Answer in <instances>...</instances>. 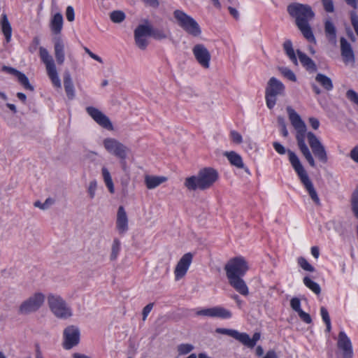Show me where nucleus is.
<instances>
[{"label": "nucleus", "instance_id": "obj_1", "mask_svg": "<svg viewBox=\"0 0 358 358\" xmlns=\"http://www.w3.org/2000/svg\"><path fill=\"white\" fill-rule=\"evenodd\" d=\"M273 145L275 151L280 155H284L286 153V152H287L289 161L292 168L297 173V176L300 179L301 182L303 185L305 189L308 192L312 200L317 205H320V200L313 186V184L312 181L310 180L308 173L305 170L298 156L290 150H288L287 151L285 147L278 142H274Z\"/></svg>", "mask_w": 358, "mask_h": 358}, {"label": "nucleus", "instance_id": "obj_2", "mask_svg": "<svg viewBox=\"0 0 358 358\" xmlns=\"http://www.w3.org/2000/svg\"><path fill=\"white\" fill-rule=\"evenodd\" d=\"M289 14L295 19L296 24L303 36L310 42L315 43V38L309 25L314 17L311 8L306 4L294 3L287 6Z\"/></svg>", "mask_w": 358, "mask_h": 358}, {"label": "nucleus", "instance_id": "obj_3", "mask_svg": "<svg viewBox=\"0 0 358 358\" xmlns=\"http://www.w3.org/2000/svg\"><path fill=\"white\" fill-rule=\"evenodd\" d=\"M289 114V120L296 130V138L299 148L303 156L311 167H315L316 164L310 150L305 143V135L306 132V126L300 116L290 107L287 108Z\"/></svg>", "mask_w": 358, "mask_h": 358}, {"label": "nucleus", "instance_id": "obj_4", "mask_svg": "<svg viewBox=\"0 0 358 358\" xmlns=\"http://www.w3.org/2000/svg\"><path fill=\"white\" fill-rule=\"evenodd\" d=\"M218 179V173L213 168L201 169L196 175L185 179L184 186L189 191L206 190L210 188Z\"/></svg>", "mask_w": 358, "mask_h": 358}, {"label": "nucleus", "instance_id": "obj_5", "mask_svg": "<svg viewBox=\"0 0 358 358\" xmlns=\"http://www.w3.org/2000/svg\"><path fill=\"white\" fill-rule=\"evenodd\" d=\"M47 301L50 310L57 318L66 320L72 316L71 308L61 296L50 294Z\"/></svg>", "mask_w": 358, "mask_h": 358}, {"label": "nucleus", "instance_id": "obj_6", "mask_svg": "<svg viewBox=\"0 0 358 358\" xmlns=\"http://www.w3.org/2000/svg\"><path fill=\"white\" fill-rule=\"evenodd\" d=\"M45 295L41 292H36L24 300L18 307V313L29 315L38 311L45 301Z\"/></svg>", "mask_w": 358, "mask_h": 358}, {"label": "nucleus", "instance_id": "obj_7", "mask_svg": "<svg viewBox=\"0 0 358 358\" xmlns=\"http://www.w3.org/2000/svg\"><path fill=\"white\" fill-rule=\"evenodd\" d=\"M38 50L41 60L45 66L48 76L50 79L52 85L57 88H61V80L58 76L56 65L52 57L50 55L48 50L44 47L40 46Z\"/></svg>", "mask_w": 358, "mask_h": 358}, {"label": "nucleus", "instance_id": "obj_8", "mask_svg": "<svg viewBox=\"0 0 358 358\" xmlns=\"http://www.w3.org/2000/svg\"><path fill=\"white\" fill-rule=\"evenodd\" d=\"M227 278L244 276L249 269L245 259L241 256L230 259L224 266Z\"/></svg>", "mask_w": 358, "mask_h": 358}, {"label": "nucleus", "instance_id": "obj_9", "mask_svg": "<svg viewBox=\"0 0 358 358\" xmlns=\"http://www.w3.org/2000/svg\"><path fill=\"white\" fill-rule=\"evenodd\" d=\"M102 144L108 153L123 161L127 158L129 148L117 139L112 137L105 138Z\"/></svg>", "mask_w": 358, "mask_h": 358}, {"label": "nucleus", "instance_id": "obj_10", "mask_svg": "<svg viewBox=\"0 0 358 358\" xmlns=\"http://www.w3.org/2000/svg\"><path fill=\"white\" fill-rule=\"evenodd\" d=\"M285 86L274 77L270 78L266 87V101L268 108L271 109L276 103V96L283 94Z\"/></svg>", "mask_w": 358, "mask_h": 358}, {"label": "nucleus", "instance_id": "obj_11", "mask_svg": "<svg viewBox=\"0 0 358 358\" xmlns=\"http://www.w3.org/2000/svg\"><path fill=\"white\" fill-rule=\"evenodd\" d=\"M307 139L312 150L311 155L319 162L326 164L328 161L327 152L320 139L312 132L307 133Z\"/></svg>", "mask_w": 358, "mask_h": 358}, {"label": "nucleus", "instance_id": "obj_12", "mask_svg": "<svg viewBox=\"0 0 358 358\" xmlns=\"http://www.w3.org/2000/svg\"><path fill=\"white\" fill-rule=\"evenodd\" d=\"M80 330L73 325L64 329L63 332V348L66 350H71L78 345L80 342Z\"/></svg>", "mask_w": 358, "mask_h": 358}, {"label": "nucleus", "instance_id": "obj_13", "mask_svg": "<svg viewBox=\"0 0 358 358\" xmlns=\"http://www.w3.org/2000/svg\"><path fill=\"white\" fill-rule=\"evenodd\" d=\"M86 111L87 114L94 120V121L100 127L108 131L114 130L113 123L109 117L99 109L93 106H88L86 108Z\"/></svg>", "mask_w": 358, "mask_h": 358}, {"label": "nucleus", "instance_id": "obj_14", "mask_svg": "<svg viewBox=\"0 0 358 358\" xmlns=\"http://www.w3.org/2000/svg\"><path fill=\"white\" fill-rule=\"evenodd\" d=\"M152 26L147 22L138 25L134 31L136 45L138 48L145 50L148 44L147 37L150 36Z\"/></svg>", "mask_w": 358, "mask_h": 358}, {"label": "nucleus", "instance_id": "obj_15", "mask_svg": "<svg viewBox=\"0 0 358 358\" xmlns=\"http://www.w3.org/2000/svg\"><path fill=\"white\" fill-rule=\"evenodd\" d=\"M199 316H206L210 317H218L221 319H229L232 316L231 312L222 306H215L209 308H203L196 313Z\"/></svg>", "mask_w": 358, "mask_h": 358}, {"label": "nucleus", "instance_id": "obj_16", "mask_svg": "<svg viewBox=\"0 0 358 358\" xmlns=\"http://www.w3.org/2000/svg\"><path fill=\"white\" fill-rule=\"evenodd\" d=\"M192 259L193 255L190 252H187L182 256L174 269L176 280H180L185 277L192 264Z\"/></svg>", "mask_w": 358, "mask_h": 358}, {"label": "nucleus", "instance_id": "obj_17", "mask_svg": "<svg viewBox=\"0 0 358 358\" xmlns=\"http://www.w3.org/2000/svg\"><path fill=\"white\" fill-rule=\"evenodd\" d=\"M193 55L198 63L204 69L210 67V54L203 44L195 45L192 48Z\"/></svg>", "mask_w": 358, "mask_h": 358}, {"label": "nucleus", "instance_id": "obj_18", "mask_svg": "<svg viewBox=\"0 0 358 358\" xmlns=\"http://www.w3.org/2000/svg\"><path fill=\"white\" fill-rule=\"evenodd\" d=\"M115 229L120 235L125 234L129 230V217L125 208L122 206L117 208Z\"/></svg>", "mask_w": 358, "mask_h": 358}, {"label": "nucleus", "instance_id": "obj_19", "mask_svg": "<svg viewBox=\"0 0 358 358\" xmlns=\"http://www.w3.org/2000/svg\"><path fill=\"white\" fill-rule=\"evenodd\" d=\"M337 347L341 351L343 358H352L351 341L343 331H341L338 334Z\"/></svg>", "mask_w": 358, "mask_h": 358}, {"label": "nucleus", "instance_id": "obj_20", "mask_svg": "<svg viewBox=\"0 0 358 358\" xmlns=\"http://www.w3.org/2000/svg\"><path fill=\"white\" fill-rule=\"evenodd\" d=\"M54 54L58 64L62 65L65 61V42L60 36L53 37Z\"/></svg>", "mask_w": 358, "mask_h": 358}, {"label": "nucleus", "instance_id": "obj_21", "mask_svg": "<svg viewBox=\"0 0 358 358\" xmlns=\"http://www.w3.org/2000/svg\"><path fill=\"white\" fill-rule=\"evenodd\" d=\"M341 53L343 58V62L348 64H355V55L350 43L343 37L340 39Z\"/></svg>", "mask_w": 358, "mask_h": 358}, {"label": "nucleus", "instance_id": "obj_22", "mask_svg": "<svg viewBox=\"0 0 358 358\" xmlns=\"http://www.w3.org/2000/svg\"><path fill=\"white\" fill-rule=\"evenodd\" d=\"M229 284L240 294L248 296L249 294L248 287L243 279V276L227 278Z\"/></svg>", "mask_w": 358, "mask_h": 358}, {"label": "nucleus", "instance_id": "obj_23", "mask_svg": "<svg viewBox=\"0 0 358 358\" xmlns=\"http://www.w3.org/2000/svg\"><path fill=\"white\" fill-rule=\"evenodd\" d=\"M63 16L60 13H55L50 19V27L52 33L59 36L63 28Z\"/></svg>", "mask_w": 358, "mask_h": 358}, {"label": "nucleus", "instance_id": "obj_24", "mask_svg": "<svg viewBox=\"0 0 358 358\" xmlns=\"http://www.w3.org/2000/svg\"><path fill=\"white\" fill-rule=\"evenodd\" d=\"M165 176L145 175L144 177V182L148 189H153L164 182L167 181Z\"/></svg>", "mask_w": 358, "mask_h": 358}, {"label": "nucleus", "instance_id": "obj_25", "mask_svg": "<svg viewBox=\"0 0 358 358\" xmlns=\"http://www.w3.org/2000/svg\"><path fill=\"white\" fill-rule=\"evenodd\" d=\"M188 34L194 36L199 37L201 34V29L198 22L192 17H191L188 22L185 24L182 28Z\"/></svg>", "mask_w": 358, "mask_h": 358}, {"label": "nucleus", "instance_id": "obj_26", "mask_svg": "<svg viewBox=\"0 0 358 358\" xmlns=\"http://www.w3.org/2000/svg\"><path fill=\"white\" fill-rule=\"evenodd\" d=\"M260 338L261 334L259 332L255 333L252 338H250L248 334L241 332L240 343L249 348H253Z\"/></svg>", "mask_w": 358, "mask_h": 358}, {"label": "nucleus", "instance_id": "obj_27", "mask_svg": "<svg viewBox=\"0 0 358 358\" xmlns=\"http://www.w3.org/2000/svg\"><path fill=\"white\" fill-rule=\"evenodd\" d=\"M224 156L227 158L230 164L238 169H243L244 164L240 155L234 151L225 152Z\"/></svg>", "mask_w": 358, "mask_h": 358}, {"label": "nucleus", "instance_id": "obj_28", "mask_svg": "<svg viewBox=\"0 0 358 358\" xmlns=\"http://www.w3.org/2000/svg\"><path fill=\"white\" fill-rule=\"evenodd\" d=\"M0 26L1 31L3 32L6 40L7 42H9L11 38L12 35V28L11 25L8 20L7 15L6 14H2L1 20H0Z\"/></svg>", "mask_w": 358, "mask_h": 358}, {"label": "nucleus", "instance_id": "obj_29", "mask_svg": "<svg viewBox=\"0 0 358 358\" xmlns=\"http://www.w3.org/2000/svg\"><path fill=\"white\" fill-rule=\"evenodd\" d=\"M324 31L327 38L329 41L333 43L334 45L336 44V30L334 24L327 20L324 26Z\"/></svg>", "mask_w": 358, "mask_h": 358}, {"label": "nucleus", "instance_id": "obj_30", "mask_svg": "<svg viewBox=\"0 0 358 358\" xmlns=\"http://www.w3.org/2000/svg\"><path fill=\"white\" fill-rule=\"evenodd\" d=\"M8 71L15 74L18 81L24 86V87L30 91H34V87L29 83L28 78L22 73L13 68H8Z\"/></svg>", "mask_w": 358, "mask_h": 358}, {"label": "nucleus", "instance_id": "obj_31", "mask_svg": "<svg viewBox=\"0 0 358 358\" xmlns=\"http://www.w3.org/2000/svg\"><path fill=\"white\" fill-rule=\"evenodd\" d=\"M64 85L66 95L69 99H73L75 96L74 87L69 73H65L64 76Z\"/></svg>", "mask_w": 358, "mask_h": 358}, {"label": "nucleus", "instance_id": "obj_32", "mask_svg": "<svg viewBox=\"0 0 358 358\" xmlns=\"http://www.w3.org/2000/svg\"><path fill=\"white\" fill-rule=\"evenodd\" d=\"M101 176L103 180V182L108 188L110 193L113 194L115 192V187L114 183L112 180V177L108 169L106 166H103L101 168Z\"/></svg>", "mask_w": 358, "mask_h": 358}, {"label": "nucleus", "instance_id": "obj_33", "mask_svg": "<svg viewBox=\"0 0 358 358\" xmlns=\"http://www.w3.org/2000/svg\"><path fill=\"white\" fill-rule=\"evenodd\" d=\"M173 17L176 19L178 24L182 28L185 24L188 22L189 20L192 17L184 11L177 9L173 11Z\"/></svg>", "mask_w": 358, "mask_h": 358}, {"label": "nucleus", "instance_id": "obj_34", "mask_svg": "<svg viewBox=\"0 0 358 358\" xmlns=\"http://www.w3.org/2000/svg\"><path fill=\"white\" fill-rule=\"evenodd\" d=\"M283 48L289 59L294 63V64L297 65V58L295 55V52L293 49L291 41L287 40L285 41V43H283Z\"/></svg>", "mask_w": 358, "mask_h": 358}, {"label": "nucleus", "instance_id": "obj_35", "mask_svg": "<svg viewBox=\"0 0 358 358\" xmlns=\"http://www.w3.org/2000/svg\"><path fill=\"white\" fill-rule=\"evenodd\" d=\"M297 55L301 63L303 65V66H305L307 69H315V64L314 62L306 54L299 50H297Z\"/></svg>", "mask_w": 358, "mask_h": 358}, {"label": "nucleus", "instance_id": "obj_36", "mask_svg": "<svg viewBox=\"0 0 358 358\" xmlns=\"http://www.w3.org/2000/svg\"><path fill=\"white\" fill-rule=\"evenodd\" d=\"M215 332L220 334L227 335L240 342L241 332H239L237 330L225 328H217L215 329Z\"/></svg>", "mask_w": 358, "mask_h": 358}, {"label": "nucleus", "instance_id": "obj_37", "mask_svg": "<svg viewBox=\"0 0 358 358\" xmlns=\"http://www.w3.org/2000/svg\"><path fill=\"white\" fill-rule=\"evenodd\" d=\"M315 80L327 90H331L333 88L331 80L325 75L318 73Z\"/></svg>", "mask_w": 358, "mask_h": 358}, {"label": "nucleus", "instance_id": "obj_38", "mask_svg": "<svg viewBox=\"0 0 358 358\" xmlns=\"http://www.w3.org/2000/svg\"><path fill=\"white\" fill-rule=\"evenodd\" d=\"M120 251V241L117 238H115L111 245V252L110 259L111 261L117 259Z\"/></svg>", "mask_w": 358, "mask_h": 358}, {"label": "nucleus", "instance_id": "obj_39", "mask_svg": "<svg viewBox=\"0 0 358 358\" xmlns=\"http://www.w3.org/2000/svg\"><path fill=\"white\" fill-rule=\"evenodd\" d=\"M304 285L308 287L310 290H312L315 294H319L321 292V288L320 285L313 281L310 278L305 277L303 280Z\"/></svg>", "mask_w": 358, "mask_h": 358}, {"label": "nucleus", "instance_id": "obj_40", "mask_svg": "<svg viewBox=\"0 0 358 358\" xmlns=\"http://www.w3.org/2000/svg\"><path fill=\"white\" fill-rule=\"evenodd\" d=\"M125 14L122 10H114L110 14V19L114 23H120L125 19Z\"/></svg>", "mask_w": 358, "mask_h": 358}, {"label": "nucleus", "instance_id": "obj_41", "mask_svg": "<svg viewBox=\"0 0 358 358\" xmlns=\"http://www.w3.org/2000/svg\"><path fill=\"white\" fill-rule=\"evenodd\" d=\"M54 203L55 200L53 199L48 198L43 203L41 202L40 201H35L34 206L36 208L45 210H48L51 206L54 204Z\"/></svg>", "mask_w": 358, "mask_h": 358}, {"label": "nucleus", "instance_id": "obj_42", "mask_svg": "<svg viewBox=\"0 0 358 358\" xmlns=\"http://www.w3.org/2000/svg\"><path fill=\"white\" fill-rule=\"evenodd\" d=\"M193 345L189 343H182L178 345L177 351L179 355H184L189 353L194 350Z\"/></svg>", "mask_w": 358, "mask_h": 358}, {"label": "nucleus", "instance_id": "obj_43", "mask_svg": "<svg viewBox=\"0 0 358 358\" xmlns=\"http://www.w3.org/2000/svg\"><path fill=\"white\" fill-rule=\"evenodd\" d=\"M98 183L96 180H91L87 186V192L89 198L92 200L94 199L96 196V192L97 189Z\"/></svg>", "mask_w": 358, "mask_h": 358}, {"label": "nucleus", "instance_id": "obj_44", "mask_svg": "<svg viewBox=\"0 0 358 358\" xmlns=\"http://www.w3.org/2000/svg\"><path fill=\"white\" fill-rule=\"evenodd\" d=\"M278 70L280 72V73L286 78H287L288 80H291V81H293V82H295L296 81V77L295 76V74L294 73V72L290 70L289 69L287 68V67H279L278 68Z\"/></svg>", "mask_w": 358, "mask_h": 358}, {"label": "nucleus", "instance_id": "obj_45", "mask_svg": "<svg viewBox=\"0 0 358 358\" xmlns=\"http://www.w3.org/2000/svg\"><path fill=\"white\" fill-rule=\"evenodd\" d=\"M169 33L163 29H153L152 28L150 36L157 40L165 39L168 37Z\"/></svg>", "mask_w": 358, "mask_h": 358}, {"label": "nucleus", "instance_id": "obj_46", "mask_svg": "<svg viewBox=\"0 0 358 358\" xmlns=\"http://www.w3.org/2000/svg\"><path fill=\"white\" fill-rule=\"evenodd\" d=\"M297 262L299 265L305 271L313 272L315 270L314 267L311 266L304 257H299Z\"/></svg>", "mask_w": 358, "mask_h": 358}, {"label": "nucleus", "instance_id": "obj_47", "mask_svg": "<svg viewBox=\"0 0 358 358\" xmlns=\"http://www.w3.org/2000/svg\"><path fill=\"white\" fill-rule=\"evenodd\" d=\"M352 209L355 216L358 218V191L352 194Z\"/></svg>", "mask_w": 358, "mask_h": 358}, {"label": "nucleus", "instance_id": "obj_48", "mask_svg": "<svg viewBox=\"0 0 358 358\" xmlns=\"http://www.w3.org/2000/svg\"><path fill=\"white\" fill-rule=\"evenodd\" d=\"M229 136L231 141L234 143L240 144L243 142L242 135L235 130L231 131Z\"/></svg>", "mask_w": 358, "mask_h": 358}, {"label": "nucleus", "instance_id": "obj_49", "mask_svg": "<svg viewBox=\"0 0 358 358\" xmlns=\"http://www.w3.org/2000/svg\"><path fill=\"white\" fill-rule=\"evenodd\" d=\"M291 308L296 313L301 310V302L298 298H292L290 301Z\"/></svg>", "mask_w": 358, "mask_h": 358}, {"label": "nucleus", "instance_id": "obj_50", "mask_svg": "<svg viewBox=\"0 0 358 358\" xmlns=\"http://www.w3.org/2000/svg\"><path fill=\"white\" fill-rule=\"evenodd\" d=\"M298 315L301 320L307 324H310L312 322V319L308 313H305L302 310L299 311Z\"/></svg>", "mask_w": 358, "mask_h": 358}, {"label": "nucleus", "instance_id": "obj_51", "mask_svg": "<svg viewBox=\"0 0 358 358\" xmlns=\"http://www.w3.org/2000/svg\"><path fill=\"white\" fill-rule=\"evenodd\" d=\"M66 17L68 21L73 22L75 18L74 9L72 6H69L66 10Z\"/></svg>", "mask_w": 358, "mask_h": 358}, {"label": "nucleus", "instance_id": "obj_52", "mask_svg": "<svg viewBox=\"0 0 358 358\" xmlns=\"http://www.w3.org/2000/svg\"><path fill=\"white\" fill-rule=\"evenodd\" d=\"M323 6L327 12L334 11V4L332 0H322Z\"/></svg>", "mask_w": 358, "mask_h": 358}, {"label": "nucleus", "instance_id": "obj_53", "mask_svg": "<svg viewBox=\"0 0 358 358\" xmlns=\"http://www.w3.org/2000/svg\"><path fill=\"white\" fill-rule=\"evenodd\" d=\"M152 308H153V303H149L143 308V312H142L143 321H145L146 320L148 314L150 313Z\"/></svg>", "mask_w": 358, "mask_h": 358}, {"label": "nucleus", "instance_id": "obj_54", "mask_svg": "<svg viewBox=\"0 0 358 358\" xmlns=\"http://www.w3.org/2000/svg\"><path fill=\"white\" fill-rule=\"evenodd\" d=\"M146 6L152 7L154 8H158L159 6V0H141Z\"/></svg>", "mask_w": 358, "mask_h": 358}, {"label": "nucleus", "instance_id": "obj_55", "mask_svg": "<svg viewBox=\"0 0 358 358\" xmlns=\"http://www.w3.org/2000/svg\"><path fill=\"white\" fill-rule=\"evenodd\" d=\"M85 52L93 59L97 61L98 62L103 64V59L98 55L93 53L90 49L87 48H84Z\"/></svg>", "mask_w": 358, "mask_h": 358}, {"label": "nucleus", "instance_id": "obj_56", "mask_svg": "<svg viewBox=\"0 0 358 358\" xmlns=\"http://www.w3.org/2000/svg\"><path fill=\"white\" fill-rule=\"evenodd\" d=\"M320 313H321V316L322 317V320L324 322L331 321L328 311L327 310V309L324 307H322L320 308Z\"/></svg>", "mask_w": 358, "mask_h": 358}, {"label": "nucleus", "instance_id": "obj_57", "mask_svg": "<svg viewBox=\"0 0 358 358\" xmlns=\"http://www.w3.org/2000/svg\"><path fill=\"white\" fill-rule=\"evenodd\" d=\"M351 159L358 164V145L355 146L350 152Z\"/></svg>", "mask_w": 358, "mask_h": 358}, {"label": "nucleus", "instance_id": "obj_58", "mask_svg": "<svg viewBox=\"0 0 358 358\" xmlns=\"http://www.w3.org/2000/svg\"><path fill=\"white\" fill-rule=\"evenodd\" d=\"M309 123L313 129H317L320 126V122L317 118L315 117H310L309 118Z\"/></svg>", "mask_w": 358, "mask_h": 358}, {"label": "nucleus", "instance_id": "obj_59", "mask_svg": "<svg viewBox=\"0 0 358 358\" xmlns=\"http://www.w3.org/2000/svg\"><path fill=\"white\" fill-rule=\"evenodd\" d=\"M228 10L230 13V14L235 18V19H238L239 17V13H238V11L234 8H232V7H229L228 8Z\"/></svg>", "mask_w": 358, "mask_h": 358}, {"label": "nucleus", "instance_id": "obj_60", "mask_svg": "<svg viewBox=\"0 0 358 358\" xmlns=\"http://www.w3.org/2000/svg\"><path fill=\"white\" fill-rule=\"evenodd\" d=\"M352 24L355 29L356 34L358 35V18L356 17H352Z\"/></svg>", "mask_w": 358, "mask_h": 358}, {"label": "nucleus", "instance_id": "obj_61", "mask_svg": "<svg viewBox=\"0 0 358 358\" xmlns=\"http://www.w3.org/2000/svg\"><path fill=\"white\" fill-rule=\"evenodd\" d=\"M311 254L315 258L317 259L319 257L320 251L317 247H312L311 248Z\"/></svg>", "mask_w": 358, "mask_h": 358}, {"label": "nucleus", "instance_id": "obj_62", "mask_svg": "<svg viewBox=\"0 0 358 358\" xmlns=\"http://www.w3.org/2000/svg\"><path fill=\"white\" fill-rule=\"evenodd\" d=\"M262 358H278V357L273 350H268Z\"/></svg>", "mask_w": 358, "mask_h": 358}, {"label": "nucleus", "instance_id": "obj_63", "mask_svg": "<svg viewBox=\"0 0 358 358\" xmlns=\"http://www.w3.org/2000/svg\"><path fill=\"white\" fill-rule=\"evenodd\" d=\"M256 355L261 357L264 355V350L262 346H257L256 348Z\"/></svg>", "mask_w": 358, "mask_h": 358}, {"label": "nucleus", "instance_id": "obj_64", "mask_svg": "<svg viewBox=\"0 0 358 358\" xmlns=\"http://www.w3.org/2000/svg\"><path fill=\"white\" fill-rule=\"evenodd\" d=\"M73 358H91V357L87 355H85L84 354L74 353L73 355Z\"/></svg>", "mask_w": 358, "mask_h": 358}]
</instances>
